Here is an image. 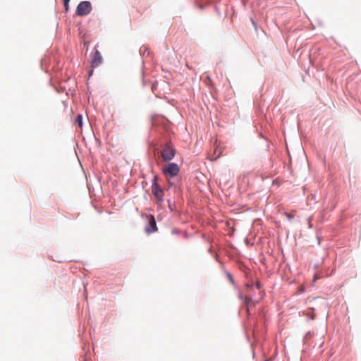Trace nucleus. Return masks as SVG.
<instances>
[{
	"mask_svg": "<svg viewBox=\"0 0 361 361\" xmlns=\"http://www.w3.org/2000/svg\"><path fill=\"white\" fill-rule=\"evenodd\" d=\"M75 122L78 124V126L80 128L82 126V116L81 114H78L77 116Z\"/></svg>",
	"mask_w": 361,
	"mask_h": 361,
	"instance_id": "nucleus-9",
	"label": "nucleus"
},
{
	"mask_svg": "<svg viewBox=\"0 0 361 361\" xmlns=\"http://www.w3.org/2000/svg\"><path fill=\"white\" fill-rule=\"evenodd\" d=\"M69 1L70 0H63V5H64V8H65V11L67 12L68 11V4H69Z\"/></svg>",
	"mask_w": 361,
	"mask_h": 361,
	"instance_id": "nucleus-11",
	"label": "nucleus"
},
{
	"mask_svg": "<svg viewBox=\"0 0 361 361\" xmlns=\"http://www.w3.org/2000/svg\"><path fill=\"white\" fill-rule=\"evenodd\" d=\"M91 10L92 6L89 1H82L77 6L76 13L78 16H82L89 14Z\"/></svg>",
	"mask_w": 361,
	"mask_h": 361,
	"instance_id": "nucleus-2",
	"label": "nucleus"
},
{
	"mask_svg": "<svg viewBox=\"0 0 361 361\" xmlns=\"http://www.w3.org/2000/svg\"><path fill=\"white\" fill-rule=\"evenodd\" d=\"M93 73V70H91L89 73V75L91 76Z\"/></svg>",
	"mask_w": 361,
	"mask_h": 361,
	"instance_id": "nucleus-13",
	"label": "nucleus"
},
{
	"mask_svg": "<svg viewBox=\"0 0 361 361\" xmlns=\"http://www.w3.org/2000/svg\"><path fill=\"white\" fill-rule=\"evenodd\" d=\"M179 171V167L176 164L170 163L166 166V168L163 169V173L165 175H169L171 177H174L176 175H178Z\"/></svg>",
	"mask_w": 361,
	"mask_h": 361,
	"instance_id": "nucleus-3",
	"label": "nucleus"
},
{
	"mask_svg": "<svg viewBox=\"0 0 361 361\" xmlns=\"http://www.w3.org/2000/svg\"><path fill=\"white\" fill-rule=\"evenodd\" d=\"M157 227L156 224L155 219L153 216H150L149 218L148 225L145 227V232L148 234L157 231Z\"/></svg>",
	"mask_w": 361,
	"mask_h": 361,
	"instance_id": "nucleus-6",
	"label": "nucleus"
},
{
	"mask_svg": "<svg viewBox=\"0 0 361 361\" xmlns=\"http://www.w3.org/2000/svg\"><path fill=\"white\" fill-rule=\"evenodd\" d=\"M256 288H257L258 290H259V289L261 288V286H260V283H257L256 284Z\"/></svg>",
	"mask_w": 361,
	"mask_h": 361,
	"instance_id": "nucleus-12",
	"label": "nucleus"
},
{
	"mask_svg": "<svg viewBox=\"0 0 361 361\" xmlns=\"http://www.w3.org/2000/svg\"><path fill=\"white\" fill-rule=\"evenodd\" d=\"M152 193L156 197L158 202H162L164 200V192L158 183V177L154 176L152 184Z\"/></svg>",
	"mask_w": 361,
	"mask_h": 361,
	"instance_id": "nucleus-1",
	"label": "nucleus"
},
{
	"mask_svg": "<svg viewBox=\"0 0 361 361\" xmlns=\"http://www.w3.org/2000/svg\"><path fill=\"white\" fill-rule=\"evenodd\" d=\"M223 149L221 146H216L213 154L209 155V159L212 161L216 160L222 154Z\"/></svg>",
	"mask_w": 361,
	"mask_h": 361,
	"instance_id": "nucleus-7",
	"label": "nucleus"
},
{
	"mask_svg": "<svg viewBox=\"0 0 361 361\" xmlns=\"http://www.w3.org/2000/svg\"><path fill=\"white\" fill-rule=\"evenodd\" d=\"M204 82L207 85H211L212 86L213 85L212 80V79H211V78L209 76H207V78L204 80Z\"/></svg>",
	"mask_w": 361,
	"mask_h": 361,
	"instance_id": "nucleus-10",
	"label": "nucleus"
},
{
	"mask_svg": "<svg viewBox=\"0 0 361 361\" xmlns=\"http://www.w3.org/2000/svg\"><path fill=\"white\" fill-rule=\"evenodd\" d=\"M102 62V57L98 50H95L92 54V59L91 61V66L94 68L99 66Z\"/></svg>",
	"mask_w": 361,
	"mask_h": 361,
	"instance_id": "nucleus-5",
	"label": "nucleus"
},
{
	"mask_svg": "<svg viewBox=\"0 0 361 361\" xmlns=\"http://www.w3.org/2000/svg\"><path fill=\"white\" fill-rule=\"evenodd\" d=\"M243 302L246 305L247 309L249 308L250 306H252V305H255V303H253L252 299L250 295H245L244 297Z\"/></svg>",
	"mask_w": 361,
	"mask_h": 361,
	"instance_id": "nucleus-8",
	"label": "nucleus"
},
{
	"mask_svg": "<svg viewBox=\"0 0 361 361\" xmlns=\"http://www.w3.org/2000/svg\"><path fill=\"white\" fill-rule=\"evenodd\" d=\"M175 155V151L169 145H166L161 151V157L165 161L171 160Z\"/></svg>",
	"mask_w": 361,
	"mask_h": 361,
	"instance_id": "nucleus-4",
	"label": "nucleus"
}]
</instances>
